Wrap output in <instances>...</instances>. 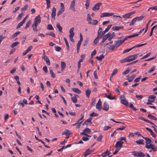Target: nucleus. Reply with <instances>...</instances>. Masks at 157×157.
I'll return each instance as SVG.
<instances>
[{
  "mask_svg": "<svg viewBox=\"0 0 157 157\" xmlns=\"http://www.w3.org/2000/svg\"><path fill=\"white\" fill-rule=\"evenodd\" d=\"M91 132V130L88 128H86L83 130V132L80 133V135H83L82 133L87 134V133H90Z\"/></svg>",
  "mask_w": 157,
  "mask_h": 157,
  "instance_id": "nucleus-15",
  "label": "nucleus"
},
{
  "mask_svg": "<svg viewBox=\"0 0 157 157\" xmlns=\"http://www.w3.org/2000/svg\"><path fill=\"white\" fill-rule=\"evenodd\" d=\"M102 4L101 2H99L96 4L92 8V10L94 11H98L100 8V6Z\"/></svg>",
  "mask_w": 157,
  "mask_h": 157,
  "instance_id": "nucleus-4",
  "label": "nucleus"
},
{
  "mask_svg": "<svg viewBox=\"0 0 157 157\" xmlns=\"http://www.w3.org/2000/svg\"><path fill=\"white\" fill-rule=\"evenodd\" d=\"M132 155L136 157H145V155L143 152L134 151L132 152Z\"/></svg>",
  "mask_w": 157,
  "mask_h": 157,
  "instance_id": "nucleus-2",
  "label": "nucleus"
},
{
  "mask_svg": "<svg viewBox=\"0 0 157 157\" xmlns=\"http://www.w3.org/2000/svg\"><path fill=\"white\" fill-rule=\"evenodd\" d=\"M60 10L64 11V7L63 4L62 3H60Z\"/></svg>",
  "mask_w": 157,
  "mask_h": 157,
  "instance_id": "nucleus-55",
  "label": "nucleus"
},
{
  "mask_svg": "<svg viewBox=\"0 0 157 157\" xmlns=\"http://www.w3.org/2000/svg\"><path fill=\"white\" fill-rule=\"evenodd\" d=\"M31 23V21H29L26 24V25L25 27V29H26L27 28H28L29 25H30Z\"/></svg>",
  "mask_w": 157,
  "mask_h": 157,
  "instance_id": "nucleus-46",
  "label": "nucleus"
},
{
  "mask_svg": "<svg viewBox=\"0 0 157 157\" xmlns=\"http://www.w3.org/2000/svg\"><path fill=\"white\" fill-rule=\"evenodd\" d=\"M120 100L121 103L126 106L128 105V103L126 100L125 96L124 95H121L120 97Z\"/></svg>",
  "mask_w": 157,
  "mask_h": 157,
  "instance_id": "nucleus-1",
  "label": "nucleus"
},
{
  "mask_svg": "<svg viewBox=\"0 0 157 157\" xmlns=\"http://www.w3.org/2000/svg\"><path fill=\"white\" fill-rule=\"evenodd\" d=\"M153 144H149L145 145V147L147 149L151 148L153 146H154Z\"/></svg>",
  "mask_w": 157,
  "mask_h": 157,
  "instance_id": "nucleus-32",
  "label": "nucleus"
},
{
  "mask_svg": "<svg viewBox=\"0 0 157 157\" xmlns=\"http://www.w3.org/2000/svg\"><path fill=\"white\" fill-rule=\"evenodd\" d=\"M130 71V69L129 68H128L125 71L122 73V74L124 75H126Z\"/></svg>",
  "mask_w": 157,
  "mask_h": 157,
  "instance_id": "nucleus-49",
  "label": "nucleus"
},
{
  "mask_svg": "<svg viewBox=\"0 0 157 157\" xmlns=\"http://www.w3.org/2000/svg\"><path fill=\"white\" fill-rule=\"evenodd\" d=\"M144 140L141 139H139L138 140H136V142L137 144H144Z\"/></svg>",
  "mask_w": 157,
  "mask_h": 157,
  "instance_id": "nucleus-23",
  "label": "nucleus"
},
{
  "mask_svg": "<svg viewBox=\"0 0 157 157\" xmlns=\"http://www.w3.org/2000/svg\"><path fill=\"white\" fill-rule=\"evenodd\" d=\"M74 28L73 27L71 28L69 30L70 35L69 36H74L75 35V33L74 32Z\"/></svg>",
  "mask_w": 157,
  "mask_h": 157,
  "instance_id": "nucleus-20",
  "label": "nucleus"
},
{
  "mask_svg": "<svg viewBox=\"0 0 157 157\" xmlns=\"http://www.w3.org/2000/svg\"><path fill=\"white\" fill-rule=\"evenodd\" d=\"M75 0H73L72 1L70 5V8L71 10L73 11H75Z\"/></svg>",
  "mask_w": 157,
  "mask_h": 157,
  "instance_id": "nucleus-9",
  "label": "nucleus"
},
{
  "mask_svg": "<svg viewBox=\"0 0 157 157\" xmlns=\"http://www.w3.org/2000/svg\"><path fill=\"white\" fill-rule=\"evenodd\" d=\"M102 108L101 102V100L99 99L98 101V102L96 105V108L98 109V110L100 111Z\"/></svg>",
  "mask_w": 157,
  "mask_h": 157,
  "instance_id": "nucleus-5",
  "label": "nucleus"
},
{
  "mask_svg": "<svg viewBox=\"0 0 157 157\" xmlns=\"http://www.w3.org/2000/svg\"><path fill=\"white\" fill-rule=\"evenodd\" d=\"M121 144L120 143L119 140L117 141L116 142V143L115 145V147L120 148V149H121V148L122 147V145H121Z\"/></svg>",
  "mask_w": 157,
  "mask_h": 157,
  "instance_id": "nucleus-22",
  "label": "nucleus"
},
{
  "mask_svg": "<svg viewBox=\"0 0 157 157\" xmlns=\"http://www.w3.org/2000/svg\"><path fill=\"white\" fill-rule=\"evenodd\" d=\"M109 108V105L107 103L105 102L103 104V106L102 108V109L104 110L107 111Z\"/></svg>",
  "mask_w": 157,
  "mask_h": 157,
  "instance_id": "nucleus-6",
  "label": "nucleus"
},
{
  "mask_svg": "<svg viewBox=\"0 0 157 157\" xmlns=\"http://www.w3.org/2000/svg\"><path fill=\"white\" fill-rule=\"evenodd\" d=\"M89 0H87L86 1V3L85 4V6H86V9H87L88 8V7L89 6Z\"/></svg>",
  "mask_w": 157,
  "mask_h": 157,
  "instance_id": "nucleus-59",
  "label": "nucleus"
},
{
  "mask_svg": "<svg viewBox=\"0 0 157 157\" xmlns=\"http://www.w3.org/2000/svg\"><path fill=\"white\" fill-rule=\"evenodd\" d=\"M142 137L144 139L146 140L145 145H147L151 143L152 141L149 138L147 137H144L143 136H142Z\"/></svg>",
  "mask_w": 157,
  "mask_h": 157,
  "instance_id": "nucleus-12",
  "label": "nucleus"
},
{
  "mask_svg": "<svg viewBox=\"0 0 157 157\" xmlns=\"http://www.w3.org/2000/svg\"><path fill=\"white\" fill-rule=\"evenodd\" d=\"M146 44H147L146 43H145L143 44H137V45H136L132 47L133 49L134 48L142 47L144 45H146Z\"/></svg>",
  "mask_w": 157,
  "mask_h": 157,
  "instance_id": "nucleus-40",
  "label": "nucleus"
},
{
  "mask_svg": "<svg viewBox=\"0 0 157 157\" xmlns=\"http://www.w3.org/2000/svg\"><path fill=\"white\" fill-rule=\"evenodd\" d=\"M47 29H48L50 30H52L54 29H53V27H52V26L51 24H49L48 25Z\"/></svg>",
  "mask_w": 157,
  "mask_h": 157,
  "instance_id": "nucleus-47",
  "label": "nucleus"
},
{
  "mask_svg": "<svg viewBox=\"0 0 157 157\" xmlns=\"http://www.w3.org/2000/svg\"><path fill=\"white\" fill-rule=\"evenodd\" d=\"M146 129L150 132L153 137H156V134L153 132L152 130L151 129L148 127H146Z\"/></svg>",
  "mask_w": 157,
  "mask_h": 157,
  "instance_id": "nucleus-14",
  "label": "nucleus"
},
{
  "mask_svg": "<svg viewBox=\"0 0 157 157\" xmlns=\"http://www.w3.org/2000/svg\"><path fill=\"white\" fill-rule=\"evenodd\" d=\"M136 76V75L133 74L132 75H131L130 77L127 78V80L128 81V82H131L133 80V79Z\"/></svg>",
  "mask_w": 157,
  "mask_h": 157,
  "instance_id": "nucleus-16",
  "label": "nucleus"
},
{
  "mask_svg": "<svg viewBox=\"0 0 157 157\" xmlns=\"http://www.w3.org/2000/svg\"><path fill=\"white\" fill-rule=\"evenodd\" d=\"M141 76H139V77L136 78L134 80V82H139L140 79L141 78Z\"/></svg>",
  "mask_w": 157,
  "mask_h": 157,
  "instance_id": "nucleus-52",
  "label": "nucleus"
},
{
  "mask_svg": "<svg viewBox=\"0 0 157 157\" xmlns=\"http://www.w3.org/2000/svg\"><path fill=\"white\" fill-rule=\"evenodd\" d=\"M124 27L123 26H113L112 27V29L113 31H118L121 29H123Z\"/></svg>",
  "mask_w": 157,
  "mask_h": 157,
  "instance_id": "nucleus-18",
  "label": "nucleus"
},
{
  "mask_svg": "<svg viewBox=\"0 0 157 157\" xmlns=\"http://www.w3.org/2000/svg\"><path fill=\"white\" fill-rule=\"evenodd\" d=\"M89 148H88L86 150V151L84 152V157H86L88 155L90 154V153L89 152Z\"/></svg>",
  "mask_w": 157,
  "mask_h": 157,
  "instance_id": "nucleus-34",
  "label": "nucleus"
},
{
  "mask_svg": "<svg viewBox=\"0 0 157 157\" xmlns=\"http://www.w3.org/2000/svg\"><path fill=\"white\" fill-rule=\"evenodd\" d=\"M56 26L58 28L59 31L61 33H62V27L59 24L57 23L56 25Z\"/></svg>",
  "mask_w": 157,
  "mask_h": 157,
  "instance_id": "nucleus-25",
  "label": "nucleus"
},
{
  "mask_svg": "<svg viewBox=\"0 0 157 157\" xmlns=\"http://www.w3.org/2000/svg\"><path fill=\"white\" fill-rule=\"evenodd\" d=\"M155 28H157V25H155L151 29V31L150 32V33L149 34V36H151L153 32V30Z\"/></svg>",
  "mask_w": 157,
  "mask_h": 157,
  "instance_id": "nucleus-26",
  "label": "nucleus"
},
{
  "mask_svg": "<svg viewBox=\"0 0 157 157\" xmlns=\"http://www.w3.org/2000/svg\"><path fill=\"white\" fill-rule=\"evenodd\" d=\"M63 39L65 42L66 45L67 47V49L68 50L69 49L70 47H69V44L68 43L67 40L65 37H64Z\"/></svg>",
  "mask_w": 157,
  "mask_h": 157,
  "instance_id": "nucleus-33",
  "label": "nucleus"
},
{
  "mask_svg": "<svg viewBox=\"0 0 157 157\" xmlns=\"http://www.w3.org/2000/svg\"><path fill=\"white\" fill-rule=\"evenodd\" d=\"M19 44V43L18 42H16L12 43L10 46L11 48H13L14 47L17 46L18 44Z\"/></svg>",
  "mask_w": 157,
  "mask_h": 157,
  "instance_id": "nucleus-31",
  "label": "nucleus"
},
{
  "mask_svg": "<svg viewBox=\"0 0 157 157\" xmlns=\"http://www.w3.org/2000/svg\"><path fill=\"white\" fill-rule=\"evenodd\" d=\"M112 26V25H108V26L107 27V28L105 29V31L107 32L110 29Z\"/></svg>",
  "mask_w": 157,
  "mask_h": 157,
  "instance_id": "nucleus-60",
  "label": "nucleus"
},
{
  "mask_svg": "<svg viewBox=\"0 0 157 157\" xmlns=\"http://www.w3.org/2000/svg\"><path fill=\"white\" fill-rule=\"evenodd\" d=\"M136 22L135 19L134 18L131 21V22L130 23L129 25L130 26L133 25L134 23Z\"/></svg>",
  "mask_w": 157,
  "mask_h": 157,
  "instance_id": "nucleus-56",
  "label": "nucleus"
},
{
  "mask_svg": "<svg viewBox=\"0 0 157 157\" xmlns=\"http://www.w3.org/2000/svg\"><path fill=\"white\" fill-rule=\"evenodd\" d=\"M99 38L96 37L94 40V45H96L97 44L98 41L99 40Z\"/></svg>",
  "mask_w": 157,
  "mask_h": 157,
  "instance_id": "nucleus-62",
  "label": "nucleus"
},
{
  "mask_svg": "<svg viewBox=\"0 0 157 157\" xmlns=\"http://www.w3.org/2000/svg\"><path fill=\"white\" fill-rule=\"evenodd\" d=\"M21 32L19 31H18L12 35L13 38H14L15 37L17 36Z\"/></svg>",
  "mask_w": 157,
  "mask_h": 157,
  "instance_id": "nucleus-45",
  "label": "nucleus"
},
{
  "mask_svg": "<svg viewBox=\"0 0 157 157\" xmlns=\"http://www.w3.org/2000/svg\"><path fill=\"white\" fill-rule=\"evenodd\" d=\"M148 98H149L148 99H152V100L155 101V99L156 98V96H154L153 95H151Z\"/></svg>",
  "mask_w": 157,
  "mask_h": 157,
  "instance_id": "nucleus-50",
  "label": "nucleus"
},
{
  "mask_svg": "<svg viewBox=\"0 0 157 157\" xmlns=\"http://www.w3.org/2000/svg\"><path fill=\"white\" fill-rule=\"evenodd\" d=\"M115 36V34L114 32H113L111 34V35L110 36V37L109 38L108 40H110L112 39L113 37H114Z\"/></svg>",
  "mask_w": 157,
  "mask_h": 157,
  "instance_id": "nucleus-41",
  "label": "nucleus"
},
{
  "mask_svg": "<svg viewBox=\"0 0 157 157\" xmlns=\"http://www.w3.org/2000/svg\"><path fill=\"white\" fill-rule=\"evenodd\" d=\"M113 14L114 13H103L101 14L100 17H103L111 16H112Z\"/></svg>",
  "mask_w": 157,
  "mask_h": 157,
  "instance_id": "nucleus-7",
  "label": "nucleus"
},
{
  "mask_svg": "<svg viewBox=\"0 0 157 157\" xmlns=\"http://www.w3.org/2000/svg\"><path fill=\"white\" fill-rule=\"evenodd\" d=\"M55 48L56 51L57 52H59L61 49V48L59 46H55Z\"/></svg>",
  "mask_w": 157,
  "mask_h": 157,
  "instance_id": "nucleus-58",
  "label": "nucleus"
},
{
  "mask_svg": "<svg viewBox=\"0 0 157 157\" xmlns=\"http://www.w3.org/2000/svg\"><path fill=\"white\" fill-rule=\"evenodd\" d=\"M66 67V64L64 61L61 62V70L63 71Z\"/></svg>",
  "mask_w": 157,
  "mask_h": 157,
  "instance_id": "nucleus-17",
  "label": "nucleus"
},
{
  "mask_svg": "<svg viewBox=\"0 0 157 157\" xmlns=\"http://www.w3.org/2000/svg\"><path fill=\"white\" fill-rule=\"evenodd\" d=\"M32 28H33V30L35 32H36L39 30L37 29V26L32 25Z\"/></svg>",
  "mask_w": 157,
  "mask_h": 157,
  "instance_id": "nucleus-42",
  "label": "nucleus"
},
{
  "mask_svg": "<svg viewBox=\"0 0 157 157\" xmlns=\"http://www.w3.org/2000/svg\"><path fill=\"white\" fill-rule=\"evenodd\" d=\"M72 90L78 94H79L81 92L80 90L77 88H73L72 89Z\"/></svg>",
  "mask_w": 157,
  "mask_h": 157,
  "instance_id": "nucleus-21",
  "label": "nucleus"
},
{
  "mask_svg": "<svg viewBox=\"0 0 157 157\" xmlns=\"http://www.w3.org/2000/svg\"><path fill=\"white\" fill-rule=\"evenodd\" d=\"M83 119H82V118H81L75 124H73V126H74V125H77L78 124H81L82 122V121H81Z\"/></svg>",
  "mask_w": 157,
  "mask_h": 157,
  "instance_id": "nucleus-54",
  "label": "nucleus"
},
{
  "mask_svg": "<svg viewBox=\"0 0 157 157\" xmlns=\"http://www.w3.org/2000/svg\"><path fill=\"white\" fill-rule=\"evenodd\" d=\"M103 137L102 135V134H101L99 135L98 138H97V140L98 141L101 142L102 141V138Z\"/></svg>",
  "mask_w": 157,
  "mask_h": 157,
  "instance_id": "nucleus-44",
  "label": "nucleus"
},
{
  "mask_svg": "<svg viewBox=\"0 0 157 157\" xmlns=\"http://www.w3.org/2000/svg\"><path fill=\"white\" fill-rule=\"evenodd\" d=\"M144 17V16H140V17H135L134 18V19H135V20L136 21H139L142 20L143 19Z\"/></svg>",
  "mask_w": 157,
  "mask_h": 157,
  "instance_id": "nucleus-30",
  "label": "nucleus"
},
{
  "mask_svg": "<svg viewBox=\"0 0 157 157\" xmlns=\"http://www.w3.org/2000/svg\"><path fill=\"white\" fill-rule=\"evenodd\" d=\"M56 9L54 7L53 8L52 11V13L51 14V17L52 18H53L54 20L55 19V17L56 15Z\"/></svg>",
  "mask_w": 157,
  "mask_h": 157,
  "instance_id": "nucleus-10",
  "label": "nucleus"
},
{
  "mask_svg": "<svg viewBox=\"0 0 157 157\" xmlns=\"http://www.w3.org/2000/svg\"><path fill=\"white\" fill-rule=\"evenodd\" d=\"M98 23V21L96 20H94L92 21V22L90 21L89 22V24H91L93 25H96Z\"/></svg>",
  "mask_w": 157,
  "mask_h": 157,
  "instance_id": "nucleus-29",
  "label": "nucleus"
},
{
  "mask_svg": "<svg viewBox=\"0 0 157 157\" xmlns=\"http://www.w3.org/2000/svg\"><path fill=\"white\" fill-rule=\"evenodd\" d=\"M44 60L45 61L46 63L48 65H50V60L48 58V57L47 56L46 57H45V58L44 59Z\"/></svg>",
  "mask_w": 157,
  "mask_h": 157,
  "instance_id": "nucleus-38",
  "label": "nucleus"
},
{
  "mask_svg": "<svg viewBox=\"0 0 157 157\" xmlns=\"http://www.w3.org/2000/svg\"><path fill=\"white\" fill-rule=\"evenodd\" d=\"M70 134V131L67 129H65L64 131L62 132V135H65L66 136L69 135Z\"/></svg>",
  "mask_w": 157,
  "mask_h": 157,
  "instance_id": "nucleus-19",
  "label": "nucleus"
},
{
  "mask_svg": "<svg viewBox=\"0 0 157 157\" xmlns=\"http://www.w3.org/2000/svg\"><path fill=\"white\" fill-rule=\"evenodd\" d=\"M28 7V6L27 5H25L23 8H21L22 10H25Z\"/></svg>",
  "mask_w": 157,
  "mask_h": 157,
  "instance_id": "nucleus-63",
  "label": "nucleus"
},
{
  "mask_svg": "<svg viewBox=\"0 0 157 157\" xmlns=\"http://www.w3.org/2000/svg\"><path fill=\"white\" fill-rule=\"evenodd\" d=\"M92 20L91 19L89 13H88L87 15V17L86 18V20L87 21H88V24H89V22L90 21H91Z\"/></svg>",
  "mask_w": 157,
  "mask_h": 157,
  "instance_id": "nucleus-35",
  "label": "nucleus"
},
{
  "mask_svg": "<svg viewBox=\"0 0 157 157\" xmlns=\"http://www.w3.org/2000/svg\"><path fill=\"white\" fill-rule=\"evenodd\" d=\"M24 24L23 23L22 21L19 23L17 25V26L16 29H18L20 28L21 26L23 24Z\"/></svg>",
  "mask_w": 157,
  "mask_h": 157,
  "instance_id": "nucleus-51",
  "label": "nucleus"
},
{
  "mask_svg": "<svg viewBox=\"0 0 157 157\" xmlns=\"http://www.w3.org/2000/svg\"><path fill=\"white\" fill-rule=\"evenodd\" d=\"M91 91L89 89H88L86 90V96L88 98H89L90 95L91 93Z\"/></svg>",
  "mask_w": 157,
  "mask_h": 157,
  "instance_id": "nucleus-27",
  "label": "nucleus"
},
{
  "mask_svg": "<svg viewBox=\"0 0 157 157\" xmlns=\"http://www.w3.org/2000/svg\"><path fill=\"white\" fill-rule=\"evenodd\" d=\"M104 57L103 54L100 55L99 56H97L96 57V59L99 61H101L104 58Z\"/></svg>",
  "mask_w": 157,
  "mask_h": 157,
  "instance_id": "nucleus-24",
  "label": "nucleus"
},
{
  "mask_svg": "<svg viewBox=\"0 0 157 157\" xmlns=\"http://www.w3.org/2000/svg\"><path fill=\"white\" fill-rule=\"evenodd\" d=\"M155 66H153L152 67H151L150 70L148 71V72L150 73L152 72L155 69Z\"/></svg>",
  "mask_w": 157,
  "mask_h": 157,
  "instance_id": "nucleus-48",
  "label": "nucleus"
},
{
  "mask_svg": "<svg viewBox=\"0 0 157 157\" xmlns=\"http://www.w3.org/2000/svg\"><path fill=\"white\" fill-rule=\"evenodd\" d=\"M135 11H133L130 12V13H127V14H125L123 16V17L124 18H129V17L134 14L135 13Z\"/></svg>",
  "mask_w": 157,
  "mask_h": 157,
  "instance_id": "nucleus-8",
  "label": "nucleus"
},
{
  "mask_svg": "<svg viewBox=\"0 0 157 157\" xmlns=\"http://www.w3.org/2000/svg\"><path fill=\"white\" fill-rule=\"evenodd\" d=\"M98 114L97 113H95L94 112H92L90 115V117H92L94 116H97L98 115Z\"/></svg>",
  "mask_w": 157,
  "mask_h": 157,
  "instance_id": "nucleus-57",
  "label": "nucleus"
},
{
  "mask_svg": "<svg viewBox=\"0 0 157 157\" xmlns=\"http://www.w3.org/2000/svg\"><path fill=\"white\" fill-rule=\"evenodd\" d=\"M121 43L119 42V41H117L115 44V46H116V48H118L121 45Z\"/></svg>",
  "mask_w": 157,
  "mask_h": 157,
  "instance_id": "nucleus-64",
  "label": "nucleus"
},
{
  "mask_svg": "<svg viewBox=\"0 0 157 157\" xmlns=\"http://www.w3.org/2000/svg\"><path fill=\"white\" fill-rule=\"evenodd\" d=\"M34 22L40 24L41 22V17L40 15L36 16L34 19Z\"/></svg>",
  "mask_w": 157,
  "mask_h": 157,
  "instance_id": "nucleus-13",
  "label": "nucleus"
},
{
  "mask_svg": "<svg viewBox=\"0 0 157 157\" xmlns=\"http://www.w3.org/2000/svg\"><path fill=\"white\" fill-rule=\"evenodd\" d=\"M50 73L52 77L53 78H55L56 77L55 74L54 73L53 70L51 69H49Z\"/></svg>",
  "mask_w": 157,
  "mask_h": 157,
  "instance_id": "nucleus-39",
  "label": "nucleus"
},
{
  "mask_svg": "<svg viewBox=\"0 0 157 157\" xmlns=\"http://www.w3.org/2000/svg\"><path fill=\"white\" fill-rule=\"evenodd\" d=\"M129 107L135 111L137 110V109L134 107L133 104L132 103L129 104Z\"/></svg>",
  "mask_w": 157,
  "mask_h": 157,
  "instance_id": "nucleus-43",
  "label": "nucleus"
},
{
  "mask_svg": "<svg viewBox=\"0 0 157 157\" xmlns=\"http://www.w3.org/2000/svg\"><path fill=\"white\" fill-rule=\"evenodd\" d=\"M119 140H124L126 143H127V141L126 140V138L125 137H120L119 139Z\"/></svg>",
  "mask_w": 157,
  "mask_h": 157,
  "instance_id": "nucleus-53",
  "label": "nucleus"
},
{
  "mask_svg": "<svg viewBox=\"0 0 157 157\" xmlns=\"http://www.w3.org/2000/svg\"><path fill=\"white\" fill-rule=\"evenodd\" d=\"M120 62L121 63H123L125 62H128V60L127 57H126L125 58H124V59H122L120 61Z\"/></svg>",
  "mask_w": 157,
  "mask_h": 157,
  "instance_id": "nucleus-36",
  "label": "nucleus"
},
{
  "mask_svg": "<svg viewBox=\"0 0 157 157\" xmlns=\"http://www.w3.org/2000/svg\"><path fill=\"white\" fill-rule=\"evenodd\" d=\"M127 57L128 62H130L137 58V54H135L133 55H130Z\"/></svg>",
  "mask_w": 157,
  "mask_h": 157,
  "instance_id": "nucleus-3",
  "label": "nucleus"
},
{
  "mask_svg": "<svg viewBox=\"0 0 157 157\" xmlns=\"http://www.w3.org/2000/svg\"><path fill=\"white\" fill-rule=\"evenodd\" d=\"M80 39L78 41V44H77V47H80V46L81 44L82 41L83 40V36L82 34L81 33H80Z\"/></svg>",
  "mask_w": 157,
  "mask_h": 157,
  "instance_id": "nucleus-11",
  "label": "nucleus"
},
{
  "mask_svg": "<svg viewBox=\"0 0 157 157\" xmlns=\"http://www.w3.org/2000/svg\"><path fill=\"white\" fill-rule=\"evenodd\" d=\"M120 150V148L118 147L117 149H116L115 151L113 152V155H115L117 154Z\"/></svg>",
  "mask_w": 157,
  "mask_h": 157,
  "instance_id": "nucleus-61",
  "label": "nucleus"
},
{
  "mask_svg": "<svg viewBox=\"0 0 157 157\" xmlns=\"http://www.w3.org/2000/svg\"><path fill=\"white\" fill-rule=\"evenodd\" d=\"M147 117L150 118L156 121L157 120L156 118L153 116L151 114H149L147 115Z\"/></svg>",
  "mask_w": 157,
  "mask_h": 157,
  "instance_id": "nucleus-28",
  "label": "nucleus"
},
{
  "mask_svg": "<svg viewBox=\"0 0 157 157\" xmlns=\"http://www.w3.org/2000/svg\"><path fill=\"white\" fill-rule=\"evenodd\" d=\"M71 99L74 103H75L77 102V100L76 96H74L71 97Z\"/></svg>",
  "mask_w": 157,
  "mask_h": 157,
  "instance_id": "nucleus-37",
  "label": "nucleus"
}]
</instances>
